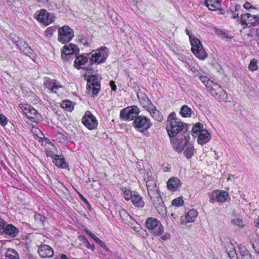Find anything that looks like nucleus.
<instances>
[{
	"label": "nucleus",
	"mask_w": 259,
	"mask_h": 259,
	"mask_svg": "<svg viewBox=\"0 0 259 259\" xmlns=\"http://www.w3.org/2000/svg\"><path fill=\"white\" fill-rule=\"evenodd\" d=\"M199 79L205 86L207 92L216 100L221 101L225 99L226 93L220 84L205 76H200Z\"/></svg>",
	"instance_id": "nucleus-1"
},
{
	"label": "nucleus",
	"mask_w": 259,
	"mask_h": 259,
	"mask_svg": "<svg viewBox=\"0 0 259 259\" xmlns=\"http://www.w3.org/2000/svg\"><path fill=\"white\" fill-rule=\"evenodd\" d=\"M184 128V124L181 119L176 117V114L172 112L168 116L166 130L169 137L170 141L178 134L181 133Z\"/></svg>",
	"instance_id": "nucleus-2"
},
{
	"label": "nucleus",
	"mask_w": 259,
	"mask_h": 259,
	"mask_svg": "<svg viewBox=\"0 0 259 259\" xmlns=\"http://www.w3.org/2000/svg\"><path fill=\"white\" fill-rule=\"evenodd\" d=\"M109 55V49L105 46H102L96 50L92 51L88 54V56H90L91 66L94 64L99 65L105 63Z\"/></svg>",
	"instance_id": "nucleus-3"
},
{
	"label": "nucleus",
	"mask_w": 259,
	"mask_h": 259,
	"mask_svg": "<svg viewBox=\"0 0 259 259\" xmlns=\"http://www.w3.org/2000/svg\"><path fill=\"white\" fill-rule=\"evenodd\" d=\"M145 226L154 237H159L164 233V227L160 221L155 218L149 217Z\"/></svg>",
	"instance_id": "nucleus-4"
},
{
	"label": "nucleus",
	"mask_w": 259,
	"mask_h": 259,
	"mask_svg": "<svg viewBox=\"0 0 259 259\" xmlns=\"http://www.w3.org/2000/svg\"><path fill=\"white\" fill-rule=\"evenodd\" d=\"M191 50L199 59L203 60L207 56L206 52L203 49L201 41L196 37H190Z\"/></svg>",
	"instance_id": "nucleus-5"
},
{
	"label": "nucleus",
	"mask_w": 259,
	"mask_h": 259,
	"mask_svg": "<svg viewBox=\"0 0 259 259\" xmlns=\"http://www.w3.org/2000/svg\"><path fill=\"white\" fill-rule=\"evenodd\" d=\"M58 41L62 44L69 42L74 36L73 30L67 25L60 27L58 29Z\"/></svg>",
	"instance_id": "nucleus-6"
},
{
	"label": "nucleus",
	"mask_w": 259,
	"mask_h": 259,
	"mask_svg": "<svg viewBox=\"0 0 259 259\" xmlns=\"http://www.w3.org/2000/svg\"><path fill=\"white\" fill-rule=\"evenodd\" d=\"M134 128L142 134L147 132L152 125L151 120L145 116H137L133 122Z\"/></svg>",
	"instance_id": "nucleus-7"
},
{
	"label": "nucleus",
	"mask_w": 259,
	"mask_h": 259,
	"mask_svg": "<svg viewBox=\"0 0 259 259\" xmlns=\"http://www.w3.org/2000/svg\"><path fill=\"white\" fill-rule=\"evenodd\" d=\"M140 108L136 105L128 106L122 109L120 112V118L123 120L132 121L139 116Z\"/></svg>",
	"instance_id": "nucleus-8"
},
{
	"label": "nucleus",
	"mask_w": 259,
	"mask_h": 259,
	"mask_svg": "<svg viewBox=\"0 0 259 259\" xmlns=\"http://www.w3.org/2000/svg\"><path fill=\"white\" fill-rule=\"evenodd\" d=\"M240 23L245 28H251L259 25V16L249 13H245L241 15Z\"/></svg>",
	"instance_id": "nucleus-9"
},
{
	"label": "nucleus",
	"mask_w": 259,
	"mask_h": 259,
	"mask_svg": "<svg viewBox=\"0 0 259 259\" xmlns=\"http://www.w3.org/2000/svg\"><path fill=\"white\" fill-rule=\"evenodd\" d=\"M81 121L83 125L89 130L96 129L98 125L96 117L90 111L85 112Z\"/></svg>",
	"instance_id": "nucleus-10"
},
{
	"label": "nucleus",
	"mask_w": 259,
	"mask_h": 259,
	"mask_svg": "<svg viewBox=\"0 0 259 259\" xmlns=\"http://www.w3.org/2000/svg\"><path fill=\"white\" fill-rule=\"evenodd\" d=\"M26 116L32 121L38 123L41 120V116L33 107L29 105L20 107Z\"/></svg>",
	"instance_id": "nucleus-11"
},
{
	"label": "nucleus",
	"mask_w": 259,
	"mask_h": 259,
	"mask_svg": "<svg viewBox=\"0 0 259 259\" xmlns=\"http://www.w3.org/2000/svg\"><path fill=\"white\" fill-rule=\"evenodd\" d=\"M90 56H88V54L87 56L85 55H80L77 56L74 61V66L77 70L83 69L86 71H91L92 70V66H91V63L90 65L88 67H83L89 61Z\"/></svg>",
	"instance_id": "nucleus-12"
},
{
	"label": "nucleus",
	"mask_w": 259,
	"mask_h": 259,
	"mask_svg": "<svg viewBox=\"0 0 259 259\" xmlns=\"http://www.w3.org/2000/svg\"><path fill=\"white\" fill-rule=\"evenodd\" d=\"M229 197L228 193L225 191H219L218 190L213 191L209 197V202L214 203L215 201L218 202H225L227 197Z\"/></svg>",
	"instance_id": "nucleus-13"
},
{
	"label": "nucleus",
	"mask_w": 259,
	"mask_h": 259,
	"mask_svg": "<svg viewBox=\"0 0 259 259\" xmlns=\"http://www.w3.org/2000/svg\"><path fill=\"white\" fill-rule=\"evenodd\" d=\"M137 98L140 105L146 110L148 109H152L153 108V105L151 101V100L148 98L147 94L143 92L140 91L137 93Z\"/></svg>",
	"instance_id": "nucleus-14"
},
{
	"label": "nucleus",
	"mask_w": 259,
	"mask_h": 259,
	"mask_svg": "<svg viewBox=\"0 0 259 259\" xmlns=\"http://www.w3.org/2000/svg\"><path fill=\"white\" fill-rule=\"evenodd\" d=\"M36 14H37L36 19L45 25H48L53 21L52 18L50 17L49 13L45 9H41L37 11Z\"/></svg>",
	"instance_id": "nucleus-15"
},
{
	"label": "nucleus",
	"mask_w": 259,
	"mask_h": 259,
	"mask_svg": "<svg viewBox=\"0 0 259 259\" xmlns=\"http://www.w3.org/2000/svg\"><path fill=\"white\" fill-rule=\"evenodd\" d=\"M42 145H44L46 150V154L47 157L53 158L57 151V148L54 144L48 138H45L41 142Z\"/></svg>",
	"instance_id": "nucleus-16"
},
{
	"label": "nucleus",
	"mask_w": 259,
	"mask_h": 259,
	"mask_svg": "<svg viewBox=\"0 0 259 259\" xmlns=\"http://www.w3.org/2000/svg\"><path fill=\"white\" fill-rule=\"evenodd\" d=\"M45 88L48 89L51 93H56L57 90L63 86L60 84L56 79L48 78L44 82Z\"/></svg>",
	"instance_id": "nucleus-17"
},
{
	"label": "nucleus",
	"mask_w": 259,
	"mask_h": 259,
	"mask_svg": "<svg viewBox=\"0 0 259 259\" xmlns=\"http://www.w3.org/2000/svg\"><path fill=\"white\" fill-rule=\"evenodd\" d=\"M79 52V49L75 44H69L63 46L61 50V56L64 57V56H69L73 54L77 55Z\"/></svg>",
	"instance_id": "nucleus-18"
},
{
	"label": "nucleus",
	"mask_w": 259,
	"mask_h": 259,
	"mask_svg": "<svg viewBox=\"0 0 259 259\" xmlns=\"http://www.w3.org/2000/svg\"><path fill=\"white\" fill-rule=\"evenodd\" d=\"M38 253L42 258H50L54 255V250L49 245L44 244L38 247Z\"/></svg>",
	"instance_id": "nucleus-19"
},
{
	"label": "nucleus",
	"mask_w": 259,
	"mask_h": 259,
	"mask_svg": "<svg viewBox=\"0 0 259 259\" xmlns=\"http://www.w3.org/2000/svg\"><path fill=\"white\" fill-rule=\"evenodd\" d=\"M197 216L198 212L196 209H190L184 217L183 216L181 217V224L186 225L189 223L194 222Z\"/></svg>",
	"instance_id": "nucleus-20"
},
{
	"label": "nucleus",
	"mask_w": 259,
	"mask_h": 259,
	"mask_svg": "<svg viewBox=\"0 0 259 259\" xmlns=\"http://www.w3.org/2000/svg\"><path fill=\"white\" fill-rule=\"evenodd\" d=\"M87 90L88 93L92 94V96H97L101 90V84L98 81H94L91 82L90 80H88Z\"/></svg>",
	"instance_id": "nucleus-21"
},
{
	"label": "nucleus",
	"mask_w": 259,
	"mask_h": 259,
	"mask_svg": "<svg viewBox=\"0 0 259 259\" xmlns=\"http://www.w3.org/2000/svg\"><path fill=\"white\" fill-rule=\"evenodd\" d=\"M182 183L177 177H172L169 179L166 182L168 190L171 191H177L179 187L182 186Z\"/></svg>",
	"instance_id": "nucleus-22"
},
{
	"label": "nucleus",
	"mask_w": 259,
	"mask_h": 259,
	"mask_svg": "<svg viewBox=\"0 0 259 259\" xmlns=\"http://www.w3.org/2000/svg\"><path fill=\"white\" fill-rule=\"evenodd\" d=\"M5 227L3 235H6L11 238H15L19 234V229L14 225L12 224H7Z\"/></svg>",
	"instance_id": "nucleus-23"
},
{
	"label": "nucleus",
	"mask_w": 259,
	"mask_h": 259,
	"mask_svg": "<svg viewBox=\"0 0 259 259\" xmlns=\"http://www.w3.org/2000/svg\"><path fill=\"white\" fill-rule=\"evenodd\" d=\"M53 162L54 164L58 167L61 168L62 169H68L69 165L65 161V158L62 156L61 157V155L56 154L53 158Z\"/></svg>",
	"instance_id": "nucleus-24"
},
{
	"label": "nucleus",
	"mask_w": 259,
	"mask_h": 259,
	"mask_svg": "<svg viewBox=\"0 0 259 259\" xmlns=\"http://www.w3.org/2000/svg\"><path fill=\"white\" fill-rule=\"evenodd\" d=\"M197 137V142L201 145L206 144L210 140V134L206 129H203Z\"/></svg>",
	"instance_id": "nucleus-25"
},
{
	"label": "nucleus",
	"mask_w": 259,
	"mask_h": 259,
	"mask_svg": "<svg viewBox=\"0 0 259 259\" xmlns=\"http://www.w3.org/2000/svg\"><path fill=\"white\" fill-rule=\"evenodd\" d=\"M147 191L148 195L154 205L157 204L161 200L160 192L157 188L147 190Z\"/></svg>",
	"instance_id": "nucleus-26"
},
{
	"label": "nucleus",
	"mask_w": 259,
	"mask_h": 259,
	"mask_svg": "<svg viewBox=\"0 0 259 259\" xmlns=\"http://www.w3.org/2000/svg\"><path fill=\"white\" fill-rule=\"evenodd\" d=\"M222 0H206V7L210 11H215L221 7Z\"/></svg>",
	"instance_id": "nucleus-27"
},
{
	"label": "nucleus",
	"mask_w": 259,
	"mask_h": 259,
	"mask_svg": "<svg viewBox=\"0 0 259 259\" xmlns=\"http://www.w3.org/2000/svg\"><path fill=\"white\" fill-rule=\"evenodd\" d=\"M150 114L151 117L155 120L160 122L163 120V116L162 113L159 111L156 110L155 106L153 105L152 110L148 109L147 110Z\"/></svg>",
	"instance_id": "nucleus-28"
},
{
	"label": "nucleus",
	"mask_w": 259,
	"mask_h": 259,
	"mask_svg": "<svg viewBox=\"0 0 259 259\" xmlns=\"http://www.w3.org/2000/svg\"><path fill=\"white\" fill-rule=\"evenodd\" d=\"M132 202L133 204L137 207L143 208L145 205L143 198L138 194H134L132 196Z\"/></svg>",
	"instance_id": "nucleus-29"
},
{
	"label": "nucleus",
	"mask_w": 259,
	"mask_h": 259,
	"mask_svg": "<svg viewBox=\"0 0 259 259\" xmlns=\"http://www.w3.org/2000/svg\"><path fill=\"white\" fill-rule=\"evenodd\" d=\"M5 259H19V255L15 249L8 248L5 253Z\"/></svg>",
	"instance_id": "nucleus-30"
},
{
	"label": "nucleus",
	"mask_w": 259,
	"mask_h": 259,
	"mask_svg": "<svg viewBox=\"0 0 259 259\" xmlns=\"http://www.w3.org/2000/svg\"><path fill=\"white\" fill-rule=\"evenodd\" d=\"M203 125L200 122L195 123L192 129V134L194 137H197V135L203 130Z\"/></svg>",
	"instance_id": "nucleus-31"
},
{
	"label": "nucleus",
	"mask_w": 259,
	"mask_h": 259,
	"mask_svg": "<svg viewBox=\"0 0 259 259\" xmlns=\"http://www.w3.org/2000/svg\"><path fill=\"white\" fill-rule=\"evenodd\" d=\"M192 113V109L186 105L182 106L180 112V115L183 117H190Z\"/></svg>",
	"instance_id": "nucleus-32"
},
{
	"label": "nucleus",
	"mask_w": 259,
	"mask_h": 259,
	"mask_svg": "<svg viewBox=\"0 0 259 259\" xmlns=\"http://www.w3.org/2000/svg\"><path fill=\"white\" fill-rule=\"evenodd\" d=\"M226 250L231 259H238L237 254L232 244L228 245Z\"/></svg>",
	"instance_id": "nucleus-33"
},
{
	"label": "nucleus",
	"mask_w": 259,
	"mask_h": 259,
	"mask_svg": "<svg viewBox=\"0 0 259 259\" xmlns=\"http://www.w3.org/2000/svg\"><path fill=\"white\" fill-rule=\"evenodd\" d=\"M16 46L19 49L23 52L27 51L30 49L28 44L22 39H19L16 42Z\"/></svg>",
	"instance_id": "nucleus-34"
},
{
	"label": "nucleus",
	"mask_w": 259,
	"mask_h": 259,
	"mask_svg": "<svg viewBox=\"0 0 259 259\" xmlns=\"http://www.w3.org/2000/svg\"><path fill=\"white\" fill-rule=\"evenodd\" d=\"M62 108L67 111H71L74 108L73 103L71 101L65 100L61 104Z\"/></svg>",
	"instance_id": "nucleus-35"
},
{
	"label": "nucleus",
	"mask_w": 259,
	"mask_h": 259,
	"mask_svg": "<svg viewBox=\"0 0 259 259\" xmlns=\"http://www.w3.org/2000/svg\"><path fill=\"white\" fill-rule=\"evenodd\" d=\"M184 204V201L182 196H179L174 199L171 201V205L177 207H180L183 206Z\"/></svg>",
	"instance_id": "nucleus-36"
},
{
	"label": "nucleus",
	"mask_w": 259,
	"mask_h": 259,
	"mask_svg": "<svg viewBox=\"0 0 259 259\" xmlns=\"http://www.w3.org/2000/svg\"><path fill=\"white\" fill-rule=\"evenodd\" d=\"M248 69L251 71H255L258 69L257 61L256 59L253 58L250 60Z\"/></svg>",
	"instance_id": "nucleus-37"
},
{
	"label": "nucleus",
	"mask_w": 259,
	"mask_h": 259,
	"mask_svg": "<svg viewBox=\"0 0 259 259\" xmlns=\"http://www.w3.org/2000/svg\"><path fill=\"white\" fill-rule=\"evenodd\" d=\"M146 187L147 188V190L157 188L156 184L154 180L152 178H150L149 179H148V180L146 182Z\"/></svg>",
	"instance_id": "nucleus-38"
},
{
	"label": "nucleus",
	"mask_w": 259,
	"mask_h": 259,
	"mask_svg": "<svg viewBox=\"0 0 259 259\" xmlns=\"http://www.w3.org/2000/svg\"><path fill=\"white\" fill-rule=\"evenodd\" d=\"M56 30V26H52L48 27L45 31V36L48 37H51Z\"/></svg>",
	"instance_id": "nucleus-39"
},
{
	"label": "nucleus",
	"mask_w": 259,
	"mask_h": 259,
	"mask_svg": "<svg viewBox=\"0 0 259 259\" xmlns=\"http://www.w3.org/2000/svg\"><path fill=\"white\" fill-rule=\"evenodd\" d=\"M240 253L241 257V259H252V255L249 251L246 249L240 251Z\"/></svg>",
	"instance_id": "nucleus-40"
},
{
	"label": "nucleus",
	"mask_w": 259,
	"mask_h": 259,
	"mask_svg": "<svg viewBox=\"0 0 259 259\" xmlns=\"http://www.w3.org/2000/svg\"><path fill=\"white\" fill-rule=\"evenodd\" d=\"M33 132L35 133L36 136L38 139V141L39 142H41L42 141H43L45 138L39 136V135H40L42 136V137H44V135L41 132V131L39 128H38L37 127L33 128Z\"/></svg>",
	"instance_id": "nucleus-41"
},
{
	"label": "nucleus",
	"mask_w": 259,
	"mask_h": 259,
	"mask_svg": "<svg viewBox=\"0 0 259 259\" xmlns=\"http://www.w3.org/2000/svg\"><path fill=\"white\" fill-rule=\"evenodd\" d=\"M194 148L193 147H187L185 150L184 154L187 158H191L194 154Z\"/></svg>",
	"instance_id": "nucleus-42"
},
{
	"label": "nucleus",
	"mask_w": 259,
	"mask_h": 259,
	"mask_svg": "<svg viewBox=\"0 0 259 259\" xmlns=\"http://www.w3.org/2000/svg\"><path fill=\"white\" fill-rule=\"evenodd\" d=\"M34 219L36 221L42 224H44L47 220L46 217L40 213H36L34 215Z\"/></svg>",
	"instance_id": "nucleus-43"
},
{
	"label": "nucleus",
	"mask_w": 259,
	"mask_h": 259,
	"mask_svg": "<svg viewBox=\"0 0 259 259\" xmlns=\"http://www.w3.org/2000/svg\"><path fill=\"white\" fill-rule=\"evenodd\" d=\"M187 145V142L186 141H181L178 144L177 146L176 147V149L178 151H182L184 149L186 146Z\"/></svg>",
	"instance_id": "nucleus-44"
},
{
	"label": "nucleus",
	"mask_w": 259,
	"mask_h": 259,
	"mask_svg": "<svg viewBox=\"0 0 259 259\" xmlns=\"http://www.w3.org/2000/svg\"><path fill=\"white\" fill-rule=\"evenodd\" d=\"M7 123V118L3 114H0V124L3 126H5Z\"/></svg>",
	"instance_id": "nucleus-45"
},
{
	"label": "nucleus",
	"mask_w": 259,
	"mask_h": 259,
	"mask_svg": "<svg viewBox=\"0 0 259 259\" xmlns=\"http://www.w3.org/2000/svg\"><path fill=\"white\" fill-rule=\"evenodd\" d=\"M79 42L84 47H88L89 44L86 37L84 35H81L79 38Z\"/></svg>",
	"instance_id": "nucleus-46"
},
{
	"label": "nucleus",
	"mask_w": 259,
	"mask_h": 259,
	"mask_svg": "<svg viewBox=\"0 0 259 259\" xmlns=\"http://www.w3.org/2000/svg\"><path fill=\"white\" fill-rule=\"evenodd\" d=\"M7 223L4 220L0 218V234L3 235V232L5 231V226L7 225Z\"/></svg>",
	"instance_id": "nucleus-47"
},
{
	"label": "nucleus",
	"mask_w": 259,
	"mask_h": 259,
	"mask_svg": "<svg viewBox=\"0 0 259 259\" xmlns=\"http://www.w3.org/2000/svg\"><path fill=\"white\" fill-rule=\"evenodd\" d=\"M251 243L252 248L256 252L259 254V241L256 240L252 241Z\"/></svg>",
	"instance_id": "nucleus-48"
},
{
	"label": "nucleus",
	"mask_w": 259,
	"mask_h": 259,
	"mask_svg": "<svg viewBox=\"0 0 259 259\" xmlns=\"http://www.w3.org/2000/svg\"><path fill=\"white\" fill-rule=\"evenodd\" d=\"M243 8L247 10L255 9V7L248 2H246L244 4Z\"/></svg>",
	"instance_id": "nucleus-49"
},
{
	"label": "nucleus",
	"mask_w": 259,
	"mask_h": 259,
	"mask_svg": "<svg viewBox=\"0 0 259 259\" xmlns=\"http://www.w3.org/2000/svg\"><path fill=\"white\" fill-rule=\"evenodd\" d=\"M232 222L240 228L244 227L242 220L241 219H235Z\"/></svg>",
	"instance_id": "nucleus-50"
},
{
	"label": "nucleus",
	"mask_w": 259,
	"mask_h": 259,
	"mask_svg": "<svg viewBox=\"0 0 259 259\" xmlns=\"http://www.w3.org/2000/svg\"><path fill=\"white\" fill-rule=\"evenodd\" d=\"M124 198L126 200H128L130 198L132 199V196L133 195L132 194V192L129 190H126L124 192Z\"/></svg>",
	"instance_id": "nucleus-51"
},
{
	"label": "nucleus",
	"mask_w": 259,
	"mask_h": 259,
	"mask_svg": "<svg viewBox=\"0 0 259 259\" xmlns=\"http://www.w3.org/2000/svg\"><path fill=\"white\" fill-rule=\"evenodd\" d=\"M220 32H221V33H219V32L217 31V34L221 36L223 38L228 40V39H230L232 38V37L229 36L226 33L224 32L222 30H220Z\"/></svg>",
	"instance_id": "nucleus-52"
},
{
	"label": "nucleus",
	"mask_w": 259,
	"mask_h": 259,
	"mask_svg": "<svg viewBox=\"0 0 259 259\" xmlns=\"http://www.w3.org/2000/svg\"><path fill=\"white\" fill-rule=\"evenodd\" d=\"M87 233H88L91 237L93 238L96 242L101 241V239H99L98 237H97L94 233L90 231H86Z\"/></svg>",
	"instance_id": "nucleus-53"
},
{
	"label": "nucleus",
	"mask_w": 259,
	"mask_h": 259,
	"mask_svg": "<svg viewBox=\"0 0 259 259\" xmlns=\"http://www.w3.org/2000/svg\"><path fill=\"white\" fill-rule=\"evenodd\" d=\"M79 240L82 241L83 244L84 245L89 241L87 238L84 235H80L79 236Z\"/></svg>",
	"instance_id": "nucleus-54"
},
{
	"label": "nucleus",
	"mask_w": 259,
	"mask_h": 259,
	"mask_svg": "<svg viewBox=\"0 0 259 259\" xmlns=\"http://www.w3.org/2000/svg\"><path fill=\"white\" fill-rule=\"evenodd\" d=\"M84 246L89 248L91 249L92 251H94L95 250V245L94 244H91L89 242V241L88 242L85 244H84Z\"/></svg>",
	"instance_id": "nucleus-55"
},
{
	"label": "nucleus",
	"mask_w": 259,
	"mask_h": 259,
	"mask_svg": "<svg viewBox=\"0 0 259 259\" xmlns=\"http://www.w3.org/2000/svg\"><path fill=\"white\" fill-rule=\"evenodd\" d=\"M160 236V238L161 239V240H163V241H165L167 239H169V237H170V235L169 233H166L165 234H164V235H161Z\"/></svg>",
	"instance_id": "nucleus-56"
},
{
	"label": "nucleus",
	"mask_w": 259,
	"mask_h": 259,
	"mask_svg": "<svg viewBox=\"0 0 259 259\" xmlns=\"http://www.w3.org/2000/svg\"><path fill=\"white\" fill-rule=\"evenodd\" d=\"M140 233H141V235L144 237L146 238L148 236V233L146 231L143 229H141L139 230Z\"/></svg>",
	"instance_id": "nucleus-57"
},
{
	"label": "nucleus",
	"mask_w": 259,
	"mask_h": 259,
	"mask_svg": "<svg viewBox=\"0 0 259 259\" xmlns=\"http://www.w3.org/2000/svg\"><path fill=\"white\" fill-rule=\"evenodd\" d=\"M110 85L112 91H115L116 90L117 87L113 81H110Z\"/></svg>",
	"instance_id": "nucleus-58"
},
{
	"label": "nucleus",
	"mask_w": 259,
	"mask_h": 259,
	"mask_svg": "<svg viewBox=\"0 0 259 259\" xmlns=\"http://www.w3.org/2000/svg\"><path fill=\"white\" fill-rule=\"evenodd\" d=\"M235 10L236 11L232 13V17L235 19H237L239 20V14L237 13L236 9Z\"/></svg>",
	"instance_id": "nucleus-59"
},
{
	"label": "nucleus",
	"mask_w": 259,
	"mask_h": 259,
	"mask_svg": "<svg viewBox=\"0 0 259 259\" xmlns=\"http://www.w3.org/2000/svg\"><path fill=\"white\" fill-rule=\"evenodd\" d=\"M79 196L80 199L82 200V201H83L87 205H90V203L88 202V200L85 197H84L81 194H79Z\"/></svg>",
	"instance_id": "nucleus-60"
},
{
	"label": "nucleus",
	"mask_w": 259,
	"mask_h": 259,
	"mask_svg": "<svg viewBox=\"0 0 259 259\" xmlns=\"http://www.w3.org/2000/svg\"><path fill=\"white\" fill-rule=\"evenodd\" d=\"M56 193L59 196H61V194H63V191H62L61 189L57 188V190H56Z\"/></svg>",
	"instance_id": "nucleus-61"
},
{
	"label": "nucleus",
	"mask_w": 259,
	"mask_h": 259,
	"mask_svg": "<svg viewBox=\"0 0 259 259\" xmlns=\"http://www.w3.org/2000/svg\"><path fill=\"white\" fill-rule=\"evenodd\" d=\"M255 226L259 228V217L258 218L254 221Z\"/></svg>",
	"instance_id": "nucleus-62"
},
{
	"label": "nucleus",
	"mask_w": 259,
	"mask_h": 259,
	"mask_svg": "<svg viewBox=\"0 0 259 259\" xmlns=\"http://www.w3.org/2000/svg\"><path fill=\"white\" fill-rule=\"evenodd\" d=\"M61 259H70L67 256V255L65 254H62L61 255Z\"/></svg>",
	"instance_id": "nucleus-63"
},
{
	"label": "nucleus",
	"mask_w": 259,
	"mask_h": 259,
	"mask_svg": "<svg viewBox=\"0 0 259 259\" xmlns=\"http://www.w3.org/2000/svg\"><path fill=\"white\" fill-rule=\"evenodd\" d=\"M256 36L258 40H259V29L256 30Z\"/></svg>",
	"instance_id": "nucleus-64"
}]
</instances>
